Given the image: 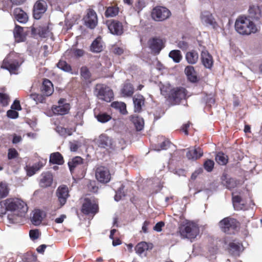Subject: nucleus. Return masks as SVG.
<instances>
[{"label":"nucleus","instance_id":"1","mask_svg":"<svg viewBox=\"0 0 262 262\" xmlns=\"http://www.w3.org/2000/svg\"><path fill=\"white\" fill-rule=\"evenodd\" d=\"M235 29L238 34L248 36L258 32L260 27L251 20L250 17L241 16L235 21Z\"/></svg>","mask_w":262,"mask_h":262},{"label":"nucleus","instance_id":"2","mask_svg":"<svg viewBox=\"0 0 262 262\" xmlns=\"http://www.w3.org/2000/svg\"><path fill=\"white\" fill-rule=\"evenodd\" d=\"M8 208L13 213L8 214V219L12 223L16 221V217L24 216L28 211V206L25 202L18 198L8 199Z\"/></svg>","mask_w":262,"mask_h":262},{"label":"nucleus","instance_id":"3","mask_svg":"<svg viewBox=\"0 0 262 262\" xmlns=\"http://www.w3.org/2000/svg\"><path fill=\"white\" fill-rule=\"evenodd\" d=\"M23 62L17 53H10L4 60L1 67L9 71L10 73H14Z\"/></svg>","mask_w":262,"mask_h":262},{"label":"nucleus","instance_id":"4","mask_svg":"<svg viewBox=\"0 0 262 262\" xmlns=\"http://www.w3.org/2000/svg\"><path fill=\"white\" fill-rule=\"evenodd\" d=\"M179 233L183 238L193 239L199 234V229L195 224L187 222L179 227Z\"/></svg>","mask_w":262,"mask_h":262},{"label":"nucleus","instance_id":"5","mask_svg":"<svg viewBox=\"0 0 262 262\" xmlns=\"http://www.w3.org/2000/svg\"><path fill=\"white\" fill-rule=\"evenodd\" d=\"M94 94L100 100L110 102L113 98V91L108 86L102 84H97L94 90Z\"/></svg>","mask_w":262,"mask_h":262},{"label":"nucleus","instance_id":"6","mask_svg":"<svg viewBox=\"0 0 262 262\" xmlns=\"http://www.w3.org/2000/svg\"><path fill=\"white\" fill-rule=\"evenodd\" d=\"M97 201L93 197L86 198L84 199L81 211L85 214L94 215L98 211Z\"/></svg>","mask_w":262,"mask_h":262},{"label":"nucleus","instance_id":"7","mask_svg":"<svg viewBox=\"0 0 262 262\" xmlns=\"http://www.w3.org/2000/svg\"><path fill=\"white\" fill-rule=\"evenodd\" d=\"M219 225L222 231L231 234L237 227L238 222L233 218L227 217L221 220Z\"/></svg>","mask_w":262,"mask_h":262},{"label":"nucleus","instance_id":"8","mask_svg":"<svg viewBox=\"0 0 262 262\" xmlns=\"http://www.w3.org/2000/svg\"><path fill=\"white\" fill-rule=\"evenodd\" d=\"M171 15V12L164 7L158 6L153 9L151 12V17L155 21H163L168 18Z\"/></svg>","mask_w":262,"mask_h":262},{"label":"nucleus","instance_id":"9","mask_svg":"<svg viewBox=\"0 0 262 262\" xmlns=\"http://www.w3.org/2000/svg\"><path fill=\"white\" fill-rule=\"evenodd\" d=\"M70 110V105L65 99L61 98L58 101V105H54L52 111L55 115H63L68 114Z\"/></svg>","mask_w":262,"mask_h":262},{"label":"nucleus","instance_id":"10","mask_svg":"<svg viewBox=\"0 0 262 262\" xmlns=\"http://www.w3.org/2000/svg\"><path fill=\"white\" fill-rule=\"evenodd\" d=\"M201 23L206 26L211 27L213 29L217 30L219 27L212 14L209 11H204L201 15Z\"/></svg>","mask_w":262,"mask_h":262},{"label":"nucleus","instance_id":"11","mask_svg":"<svg viewBox=\"0 0 262 262\" xmlns=\"http://www.w3.org/2000/svg\"><path fill=\"white\" fill-rule=\"evenodd\" d=\"M95 176L97 180L101 183H107L111 180V174L108 169L101 166L97 168Z\"/></svg>","mask_w":262,"mask_h":262},{"label":"nucleus","instance_id":"12","mask_svg":"<svg viewBox=\"0 0 262 262\" xmlns=\"http://www.w3.org/2000/svg\"><path fill=\"white\" fill-rule=\"evenodd\" d=\"M187 95L186 90L183 88L174 89L171 91L170 99L174 104L179 103L182 99H185Z\"/></svg>","mask_w":262,"mask_h":262},{"label":"nucleus","instance_id":"13","mask_svg":"<svg viewBox=\"0 0 262 262\" xmlns=\"http://www.w3.org/2000/svg\"><path fill=\"white\" fill-rule=\"evenodd\" d=\"M83 20L86 26L90 29H94L98 23L96 13L92 9H89Z\"/></svg>","mask_w":262,"mask_h":262},{"label":"nucleus","instance_id":"14","mask_svg":"<svg viewBox=\"0 0 262 262\" xmlns=\"http://www.w3.org/2000/svg\"><path fill=\"white\" fill-rule=\"evenodd\" d=\"M97 143L99 147L106 149H114L115 147L112 139L105 134L99 136Z\"/></svg>","mask_w":262,"mask_h":262},{"label":"nucleus","instance_id":"15","mask_svg":"<svg viewBox=\"0 0 262 262\" xmlns=\"http://www.w3.org/2000/svg\"><path fill=\"white\" fill-rule=\"evenodd\" d=\"M56 195L60 206H63L70 196L68 187L66 185L60 186L56 190Z\"/></svg>","mask_w":262,"mask_h":262},{"label":"nucleus","instance_id":"16","mask_svg":"<svg viewBox=\"0 0 262 262\" xmlns=\"http://www.w3.org/2000/svg\"><path fill=\"white\" fill-rule=\"evenodd\" d=\"M106 24L108 29L112 34L120 35L123 33V26L119 21L109 20L107 21Z\"/></svg>","mask_w":262,"mask_h":262},{"label":"nucleus","instance_id":"17","mask_svg":"<svg viewBox=\"0 0 262 262\" xmlns=\"http://www.w3.org/2000/svg\"><path fill=\"white\" fill-rule=\"evenodd\" d=\"M47 10V4L44 1H38L34 6L33 15L36 19H39L41 14L44 13Z\"/></svg>","mask_w":262,"mask_h":262},{"label":"nucleus","instance_id":"18","mask_svg":"<svg viewBox=\"0 0 262 262\" xmlns=\"http://www.w3.org/2000/svg\"><path fill=\"white\" fill-rule=\"evenodd\" d=\"M148 46L152 52L158 54L164 47V42L160 38H152L148 41Z\"/></svg>","mask_w":262,"mask_h":262},{"label":"nucleus","instance_id":"19","mask_svg":"<svg viewBox=\"0 0 262 262\" xmlns=\"http://www.w3.org/2000/svg\"><path fill=\"white\" fill-rule=\"evenodd\" d=\"M203 154V151L201 148L194 146L188 149L186 157L189 160H196L201 158Z\"/></svg>","mask_w":262,"mask_h":262},{"label":"nucleus","instance_id":"20","mask_svg":"<svg viewBox=\"0 0 262 262\" xmlns=\"http://www.w3.org/2000/svg\"><path fill=\"white\" fill-rule=\"evenodd\" d=\"M201 60L204 67L210 69L213 65V59L208 52L204 50L201 52Z\"/></svg>","mask_w":262,"mask_h":262},{"label":"nucleus","instance_id":"21","mask_svg":"<svg viewBox=\"0 0 262 262\" xmlns=\"http://www.w3.org/2000/svg\"><path fill=\"white\" fill-rule=\"evenodd\" d=\"M53 182V177L50 172L42 173L39 182V185L42 187L51 186Z\"/></svg>","mask_w":262,"mask_h":262},{"label":"nucleus","instance_id":"22","mask_svg":"<svg viewBox=\"0 0 262 262\" xmlns=\"http://www.w3.org/2000/svg\"><path fill=\"white\" fill-rule=\"evenodd\" d=\"M13 15L15 18L20 23H26L28 20L27 14L19 8L14 10Z\"/></svg>","mask_w":262,"mask_h":262},{"label":"nucleus","instance_id":"23","mask_svg":"<svg viewBox=\"0 0 262 262\" xmlns=\"http://www.w3.org/2000/svg\"><path fill=\"white\" fill-rule=\"evenodd\" d=\"M13 34L16 41L19 42L25 41L26 35L24 31L23 28L16 25L13 31Z\"/></svg>","mask_w":262,"mask_h":262},{"label":"nucleus","instance_id":"24","mask_svg":"<svg viewBox=\"0 0 262 262\" xmlns=\"http://www.w3.org/2000/svg\"><path fill=\"white\" fill-rule=\"evenodd\" d=\"M248 12L250 17L255 20L259 19L262 16L261 8L258 6H251Z\"/></svg>","mask_w":262,"mask_h":262},{"label":"nucleus","instance_id":"25","mask_svg":"<svg viewBox=\"0 0 262 262\" xmlns=\"http://www.w3.org/2000/svg\"><path fill=\"white\" fill-rule=\"evenodd\" d=\"M104 47V44L100 37H98L94 40L91 46V51L95 53L101 52Z\"/></svg>","mask_w":262,"mask_h":262},{"label":"nucleus","instance_id":"26","mask_svg":"<svg viewBox=\"0 0 262 262\" xmlns=\"http://www.w3.org/2000/svg\"><path fill=\"white\" fill-rule=\"evenodd\" d=\"M45 217V214L40 210L36 209L33 212V215L31 217V221L34 225H39Z\"/></svg>","mask_w":262,"mask_h":262},{"label":"nucleus","instance_id":"27","mask_svg":"<svg viewBox=\"0 0 262 262\" xmlns=\"http://www.w3.org/2000/svg\"><path fill=\"white\" fill-rule=\"evenodd\" d=\"M41 91L47 96H49L53 93L54 91L53 84L49 80L45 79L43 80Z\"/></svg>","mask_w":262,"mask_h":262},{"label":"nucleus","instance_id":"28","mask_svg":"<svg viewBox=\"0 0 262 262\" xmlns=\"http://www.w3.org/2000/svg\"><path fill=\"white\" fill-rule=\"evenodd\" d=\"M134 109L136 112H139L141 110L142 106L144 104V99L141 95H136L133 97Z\"/></svg>","mask_w":262,"mask_h":262},{"label":"nucleus","instance_id":"29","mask_svg":"<svg viewBox=\"0 0 262 262\" xmlns=\"http://www.w3.org/2000/svg\"><path fill=\"white\" fill-rule=\"evenodd\" d=\"M185 58L189 64H193L197 62L199 59V55L196 51L191 50L186 54Z\"/></svg>","mask_w":262,"mask_h":262},{"label":"nucleus","instance_id":"30","mask_svg":"<svg viewBox=\"0 0 262 262\" xmlns=\"http://www.w3.org/2000/svg\"><path fill=\"white\" fill-rule=\"evenodd\" d=\"M185 73L188 79L191 82H195L197 80L196 73L192 66H187L185 69Z\"/></svg>","mask_w":262,"mask_h":262},{"label":"nucleus","instance_id":"31","mask_svg":"<svg viewBox=\"0 0 262 262\" xmlns=\"http://www.w3.org/2000/svg\"><path fill=\"white\" fill-rule=\"evenodd\" d=\"M151 248V244H149L146 242H142L137 244L135 247V250L138 254L141 255L145 251Z\"/></svg>","mask_w":262,"mask_h":262},{"label":"nucleus","instance_id":"32","mask_svg":"<svg viewBox=\"0 0 262 262\" xmlns=\"http://www.w3.org/2000/svg\"><path fill=\"white\" fill-rule=\"evenodd\" d=\"M82 163V159L80 157H76L68 162V165L71 172H73L75 168L80 166Z\"/></svg>","mask_w":262,"mask_h":262},{"label":"nucleus","instance_id":"33","mask_svg":"<svg viewBox=\"0 0 262 262\" xmlns=\"http://www.w3.org/2000/svg\"><path fill=\"white\" fill-rule=\"evenodd\" d=\"M134 92V89L133 85L129 83H125L121 89V93L123 96L130 97Z\"/></svg>","mask_w":262,"mask_h":262},{"label":"nucleus","instance_id":"34","mask_svg":"<svg viewBox=\"0 0 262 262\" xmlns=\"http://www.w3.org/2000/svg\"><path fill=\"white\" fill-rule=\"evenodd\" d=\"M50 162L53 164L61 165L63 163V158L58 152L53 153L50 155Z\"/></svg>","mask_w":262,"mask_h":262},{"label":"nucleus","instance_id":"35","mask_svg":"<svg viewBox=\"0 0 262 262\" xmlns=\"http://www.w3.org/2000/svg\"><path fill=\"white\" fill-rule=\"evenodd\" d=\"M131 121L135 125L137 130H141L144 126V120L138 116H133L131 118Z\"/></svg>","mask_w":262,"mask_h":262},{"label":"nucleus","instance_id":"36","mask_svg":"<svg viewBox=\"0 0 262 262\" xmlns=\"http://www.w3.org/2000/svg\"><path fill=\"white\" fill-rule=\"evenodd\" d=\"M241 249V245L238 243H231L229 244L230 252L233 255H238Z\"/></svg>","mask_w":262,"mask_h":262},{"label":"nucleus","instance_id":"37","mask_svg":"<svg viewBox=\"0 0 262 262\" xmlns=\"http://www.w3.org/2000/svg\"><path fill=\"white\" fill-rule=\"evenodd\" d=\"M9 193V188L7 184L5 182L0 183V199L7 196Z\"/></svg>","mask_w":262,"mask_h":262},{"label":"nucleus","instance_id":"38","mask_svg":"<svg viewBox=\"0 0 262 262\" xmlns=\"http://www.w3.org/2000/svg\"><path fill=\"white\" fill-rule=\"evenodd\" d=\"M42 166L40 163L36 164L32 166H27L26 171L27 175L29 176H32L37 171H38Z\"/></svg>","mask_w":262,"mask_h":262},{"label":"nucleus","instance_id":"39","mask_svg":"<svg viewBox=\"0 0 262 262\" xmlns=\"http://www.w3.org/2000/svg\"><path fill=\"white\" fill-rule=\"evenodd\" d=\"M95 116L98 121L102 123L108 122L112 118L110 115L105 113H100L97 115L95 114Z\"/></svg>","mask_w":262,"mask_h":262},{"label":"nucleus","instance_id":"40","mask_svg":"<svg viewBox=\"0 0 262 262\" xmlns=\"http://www.w3.org/2000/svg\"><path fill=\"white\" fill-rule=\"evenodd\" d=\"M112 107L119 110L122 114H125L127 112L126 109V104L122 102H114L111 104Z\"/></svg>","mask_w":262,"mask_h":262},{"label":"nucleus","instance_id":"41","mask_svg":"<svg viewBox=\"0 0 262 262\" xmlns=\"http://www.w3.org/2000/svg\"><path fill=\"white\" fill-rule=\"evenodd\" d=\"M169 56L172 58L175 62L177 63L179 62L182 58L181 52L177 50L170 51L169 54Z\"/></svg>","mask_w":262,"mask_h":262},{"label":"nucleus","instance_id":"42","mask_svg":"<svg viewBox=\"0 0 262 262\" xmlns=\"http://www.w3.org/2000/svg\"><path fill=\"white\" fill-rule=\"evenodd\" d=\"M228 157L223 152H219L216 157V161L221 165H226L228 162Z\"/></svg>","mask_w":262,"mask_h":262},{"label":"nucleus","instance_id":"43","mask_svg":"<svg viewBox=\"0 0 262 262\" xmlns=\"http://www.w3.org/2000/svg\"><path fill=\"white\" fill-rule=\"evenodd\" d=\"M119 12L118 8L116 7H109L107 8L105 15L107 17H114L118 14Z\"/></svg>","mask_w":262,"mask_h":262},{"label":"nucleus","instance_id":"44","mask_svg":"<svg viewBox=\"0 0 262 262\" xmlns=\"http://www.w3.org/2000/svg\"><path fill=\"white\" fill-rule=\"evenodd\" d=\"M8 199L0 202V216L5 214L7 211H10L8 208Z\"/></svg>","mask_w":262,"mask_h":262},{"label":"nucleus","instance_id":"45","mask_svg":"<svg viewBox=\"0 0 262 262\" xmlns=\"http://www.w3.org/2000/svg\"><path fill=\"white\" fill-rule=\"evenodd\" d=\"M30 97L32 99L36 104L39 103H43L45 100V97L41 94L33 93L30 95Z\"/></svg>","mask_w":262,"mask_h":262},{"label":"nucleus","instance_id":"46","mask_svg":"<svg viewBox=\"0 0 262 262\" xmlns=\"http://www.w3.org/2000/svg\"><path fill=\"white\" fill-rule=\"evenodd\" d=\"M170 144V142L168 140H165L160 145H156L154 149L157 151L165 150L169 147Z\"/></svg>","mask_w":262,"mask_h":262},{"label":"nucleus","instance_id":"47","mask_svg":"<svg viewBox=\"0 0 262 262\" xmlns=\"http://www.w3.org/2000/svg\"><path fill=\"white\" fill-rule=\"evenodd\" d=\"M57 67L59 69L66 72H70L71 70V66L65 61L60 60L57 63Z\"/></svg>","mask_w":262,"mask_h":262},{"label":"nucleus","instance_id":"48","mask_svg":"<svg viewBox=\"0 0 262 262\" xmlns=\"http://www.w3.org/2000/svg\"><path fill=\"white\" fill-rule=\"evenodd\" d=\"M145 7L144 0H137L135 4L134 9L138 13H139Z\"/></svg>","mask_w":262,"mask_h":262},{"label":"nucleus","instance_id":"49","mask_svg":"<svg viewBox=\"0 0 262 262\" xmlns=\"http://www.w3.org/2000/svg\"><path fill=\"white\" fill-rule=\"evenodd\" d=\"M38 32L40 36L46 37L49 33V30L48 27L46 26L39 27L38 29Z\"/></svg>","mask_w":262,"mask_h":262},{"label":"nucleus","instance_id":"50","mask_svg":"<svg viewBox=\"0 0 262 262\" xmlns=\"http://www.w3.org/2000/svg\"><path fill=\"white\" fill-rule=\"evenodd\" d=\"M214 163L211 160H207L204 163V168L208 172L211 171L214 167Z\"/></svg>","mask_w":262,"mask_h":262},{"label":"nucleus","instance_id":"51","mask_svg":"<svg viewBox=\"0 0 262 262\" xmlns=\"http://www.w3.org/2000/svg\"><path fill=\"white\" fill-rule=\"evenodd\" d=\"M123 189V185L121 184L119 189L116 192L114 199L116 201H119L123 196H125L124 192L122 191Z\"/></svg>","mask_w":262,"mask_h":262},{"label":"nucleus","instance_id":"52","mask_svg":"<svg viewBox=\"0 0 262 262\" xmlns=\"http://www.w3.org/2000/svg\"><path fill=\"white\" fill-rule=\"evenodd\" d=\"M241 202V198L238 195L233 196L232 198V203L234 208L235 209L238 210L242 209L241 207L238 206V205Z\"/></svg>","mask_w":262,"mask_h":262},{"label":"nucleus","instance_id":"53","mask_svg":"<svg viewBox=\"0 0 262 262\" xmlns=\"http://www.w3.org/2000/svg\"><path fill=\"white\" fill-rule=\"evenodd\" d=\"M57 131L60 135L63 136H70L72 135V131L70 129H67L63 127H58Z\"/></svg>","mask_w":262,"mask_h":262},{"label":"nucleus","instance_id":"54","mask_svg":"<svg viewBox=\"0 0 262 262\" xmlns=\"http://www.w3.org/2000/svg\"><path fill=\"white\" fill-rule=\"evenodd\" d=\"M9 103V97L6 95L0 93V103L3 106H6Z\"/></svg>","mask_w":262,"mask_h":262},{"label":"nucleus","instance_id":"55","mask_svg":"<svg viewBox=\"0 0 262 262\" xmlns=\"http://www.w3.org/2000/svg\"><path fill=\"white\" fill-rule=\"evenodd\" d=\"M81 75L85 79H88L90 77V73L86 67H82L81 69Z\"/></svg>","mask_w":262,"mask_h":262},{"label":"nucleus","instance_id":"56","mask_svg":"<svg viewBox=\"0 0 262 262\" xmlns=\"http://www.w3.org/2000/svg\"><path fill=\"white\" fill-rule=\"evenodd\" d=\"M18 156V152L14 148L9 149L8 157L9 159H13L16 158Z\"/></svg>","mask_w":262,"mask_h":262},{"label":"nucleus","instance_id":"57","mask_svg":"<svg viewBox=\"0 0 262 262\" xmlns=\"http://www.w3.org/2000/svg\"><path fill=\"white\" fill-rule=\"evenodd\" d=\"M7 115L10 118L16 119L18 116V113L16 110H10L7 111Z\"/></svg>","mask_w":262,"mask_h":262},{"label":"nucleus","instance_id":"58","mask_svg":"<svg viewBox=\"0 0 262 262\" xmlns=\"http://www.w3.org/2000/svg\"><path fill=\"white\" fill-rule=\"evenodd\" d=\"M29 235L32 239H36L39 236V231L38 230H31L30 231Z\"/></svg>","mask_w":262,"mask_h":262},{"label":"nucleus","instance_id":"59","mask_svg":"<svg viewBox=\"0 0 262 262\" xmlns=\"http://www.w3.org/2000/svg\"><path fill=\"white\" fill-rule=\"evenodd\" d=\"M70 149L72 151H76L80 146L77 141L70 142Z\"/></svg>","mask_w":262,"mask_h":262},{"label":"nucleus","instance_id":"60","mask_svg":"<svg viewBox=\"0 0 262 262\" xmlns=\"http://www.w3.org/2000/svg\"><path fill=\"white\" fill-rule=\"evenodd\" d=\"M164 225L165 224L163 222H159L156 224L153 229L157 232H161Z\"/></svg>","mask_w":262,"mask_h":262},{"label":"nucleus","instance_id":"61","mask_svg":"<svg viewBox=\"0 0 262 262\" xmlns=\"http://www.w3.org/2000/svg\"><path fill=\"white\" fill-rule=\"evenodd\" d=\"M227 186L229 189L234 188L236 186V182L233 179H230L228 181H227Z\"/></svg>","mask_w":262,"mask_h":262},{"label":"nucleus","instance_id":"62","mask_svg":"<svg viewBox=\"0 0 262 262\" xmlns=\"http://www.w3.org/2000/svg\"><path fill=\"white\" fill-rule=\"evenodd\" d=\"M11 108L14 110L19 111L21 110V106L19 103V101L18 100H15L12 105H11Z\"/></svg>","mask_w":262,"mask_h":262},{"label":"nucleus","instance_id":"63","mask_svg":"<svg viewBox=\"0 0 262 262\" xmlns=\"http://www.w3.org/2000/svg\"><path fill=\"white\" fill-rule=\"evenodd\" d=\"M203 171V169L202 168H199L196 169L191 175V178L192 180H195L198 176Z\"/></svg>","mask_w":262,"mask_h":262},{"label":"nucleus","instance_id":"64","mask_svg":"<svg viewBox=\"0 0 262 262\" xmlns=\"http://www.w3.org/2000/svg\"><path fill=\"white\" fill-rule=\"evenodd\" d=\"M73 54L77 57H81L83 55L84 52L81 49L73 50Z\"/></svg>","mask_w":262,"mask_h":262}]
</instances>
